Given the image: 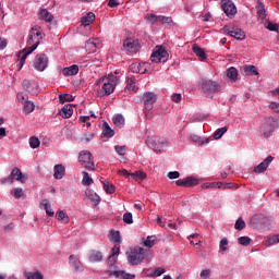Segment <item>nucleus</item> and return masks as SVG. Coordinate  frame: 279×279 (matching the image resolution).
I'll return each instance as SVG.
<instances>
[{
  "mask_svg": "<svg viewBox=\"0 0 279 279\" xmlns=\"http://www.w3.org/2000/svg\"><path fill=\"white\" fill-rule=\"evenodd\" d=\"M104 260V253H101V251H90L89 252V262L90 263H99Z\"/></svg>",
  "mask_w": 279,
  "mask_h": 279,
  "instance_id": "nucleus-23",
  "label": "nucleus"
},
{
  "mask_svg": "<svg viewBox=\"0 0 279 279\" xmlns=\"http://www.w3.org/2000/svg\"><path fill=\"white\" fill-rule=\"evenodd\" d=\"M123 221L124 223H129V225L134 223V218L132 217V213H125L123 215Z\"/></svg>",
  "mask_w": 279,
  "mask_h": 279,
  "instance_id": "nucleus-52",
  "label": "nucleus"
},
{
  "mask_svg": "<svg viewBox=\"0 0 279 279\" xmlns=\"http://www.w3.org/2000/svg\"><path fill=\"white\" fill-rule=\"evenodd\" d=\"M191 138L193 143H197L198 145H205V143L207 144L210 142L209 138H207L206 141H203L199 135H191Z\"/></svg>",
  "mask_w": 279,
  "mask_h": 279,
  "instance_id": "nucleus-45",
  "label": "nucleus"
},
{
  "mask_svg": "<svg viewBox=\"0 0 279 279\" xmlns=\"http://www.w3.org/2000/svg\"><path fill=\"white\" fill-rule=\"evenodd\" d=\"M158 96L154 92H145L142 96V101L144 104V112L147 116V112L154 110V105L156 104Z\"/></svg>",
  "mask_w": 279,
  "mask_h": 279,
  "instance_id": "nucleus-5",
  "label": "nucleus"
},
{
  "mask_svg": "<svg viewBox=\"0 0 279 279\" xmlns=\"http://www.w3.org/2000/svg\"><path fill=\"white\" fill-rule=\"evenodd\" d=\"M268 245H276V243H279V234L274 235L272 238H269L267 240Z\"/></svg>",
  "mask_w": 279,
  "mask_h": 279,
  "instance_id": "nucleus-58",
  "label": "nucleus"
},
{
  "mask_svg": "<svg viewBox=\"0 0 279 279\" xmlns=\"http://www.w3.org/2000/svg\"><path fill=\"white\" fill-rule=\"evenodd\" d=\"M272 161H274V157L268 156L258 166H256L254 168V172L255 173H265L267 171V167H269V165H271Z\"/></svg>",
  "mask_w": 279,
  "mask_h": 279,
  "instance_id": "nucleus-17",
  "label": "nucleus"
},
{
  "mask_svg": "<svg viewBox=\"0 0 279 279\" xmlns=\"http://www.w3.org/2000/svg\"><path fill=\"white\" fill-rule=\"evenodd\" d=\"M39 20L45 21V23H53V14L47 9L39 10Z\"/></svg>",
  "mask_w": 279,
  "mask_h": 279,
  "instance_id": "nucleus-19",
  "label": "nucleus"
},
{
  "mask_svg": "<svg viewBox=\"0 0 279 279\" xmlns=\"http://www.w3.org/2000/svg\"><path fill=\"white\" fill-rule=\"evenodd\" d=\"M146 145H147V147L153 149V151L161 153L162 149H165V147H167L168 142H167V140H165L162 137L149 136L146 138Z\"/></svg>",
  "mask_w": 279,
  "mask_h": 279,
  "instance_id": "nucleus-4",
  "label": "nucleus"
},
{
  "mask_svg": "<svg viewBox=\"0 0 279 279\" xmlns=\"http://www.w3.org/2000/svg\"><path fill=\"white\" fill-rule=\"evenodd\" d=\"M69 263L76 274L84 271V264H82V262L80 260V257L75 255H70Z\"/></svg>",
  "mask_w": 279,
  "mask_h": 279,
  "instance_id": "nucleus-15",
  "label": "nucleus"
},
{
  "mask_svg": "<svg viewBox=\"0 0 279 279\" xmlns=\"http://www.w3.org/2000/svg\"><path fill=\"white\" fill-rule=\"evenodd\" d=\"M78 162L82 165V167H85V169H95V162H93V154H90L88 150H83L80 153Z\"/></svg>",
  "mask_w": 279,
  "mask_h": 279,
  "instance_id": "nucleus-8",
  "label": "nucleus"
},
{
  "mask_svg": "<svg viewBox=\"0 0 279 279\" xmlns=\"http://www.w3.org/2000/svg\"><path fill=\"white\" fill-rule=\"evenodd\" d=\"M201 278H210V269H205L201 271Z\"/></svg>",
  "mask_w": 279,
  "mask_h": 279,
  "instance_id": "nucleus-64",
  "label": "nucleus"
},
{
  "mask_svg": "<svg viewBox=\"0 0 279 279\" xmlns=\"http://www.w3.org/2000/svg\"><path fill=\"white\" fill-rule=\"evenodd\" d=\"M226 132H228V126H223L218 129L215 133H214V138L216 141H219V138H221V136H223V134H226Z\"/></svg>",
  "mask_w": 279,
  "mask_h": 279,
  "instance_id": "nucleus-43",
  "label": "nucleus"
},
{
  "mask_svg": "<svg viewBox=\"0 0 279 279\" xmlns=\"http://www.w3.org/2000/svg\"><path fill=\"white\" fill-rule=\"evenodd\" d=\"M147 21L148 23H151V25H156V23H159L158 15L156 14L148 15Z\"/></svg>",
  "mask_w": 279,
  "mask_h": 279,
  "instance_id": "nucleus-55",
  "label": "nucleus"
},
{
  "mask_svg": "<svg viewBox=\"0 0 279 279\" xmlns=\"http://www.w3.org/2000/svg\"><path fill=\"white\" fill-rule=\"evenodd\" d=\"M266 27L269 29V32H279V26L271 22H269Z\"/></svg>",
  "mask_w": 279,
  "mask_h": 279,
  "instance_id": "nucleus-60",
  "label": "nucleus"
},
{
  "mask_svg": "<svg viewBox=\"0 0 279 279\" xmlns=\"http://www.w3.org/2000/svg\"><path fill=\"white\" fill-rule=\"evenodd\" d=\"M151 62H156L157 64L160 62H167L169 60V52L162 46H156L154 52L150 56Z\"/></svg>",
  "mask_w": 279,
  "mask_h": 279,
  "instance_id": "nucleus-6",
  "label": "nucleus"
},
{
  "mask_svg": "<svg viewBox=\"0 0 279 279\" xmlns=\"http://www.w3.org/2000/svg\"><path fill=\"white\" fill-rule=\"evenodd\" d=\"M62 73L64 77H71L73 75H77V73H80V66H77L76 64H73L69 68H64L62 70Z\"/></svg>",
  "mask_w": 279,
  "mask_h": 279,
  "instance_id": "nucleus-22",
  "label": "nucleus"
},
{
  "mask_svg": "<svg viewBox=\"0 0 279 279\" xmlns=\"http://www.w3.org/2000/svg\"><path fill=\"white\" fill-rule=\"evenodd\" d=\"M22 86L24 90L31 93V95H38V93H40L38 82L36 81L24 80Z\"/></svg>",
  "mask_w": 279,
  "mask_h": 279,
  "instance_id": "nucleus-11",
  "label": "nucleus"
},
{
  "mask_svg": "<svg viewBox=\"0 0 279 279\" xmlns=\"http://www.w3.org/2000/svg\"><path fill=\"white\" fill-rule=\"evenodd\" d=\"M243 71L245 75H258V69L255 65H244Z\"/></svg>",
  "mask_w": 279,
  "mask_h": 279,
  "instance_id": "nucleus-36",
  "label": "nucleus"
},
{
  "mask_svg": "<svg viewBox=\"0 0 279 279\" xmlns=\"http://www.w3.org/2000/svg\"><path fill=\"white\" fill-rule=\"evenodd\" d=\"M126 90H132L133 93H136L138 88L136 87V78L134 76L128 77L126 80Z\"/></svg>",
  "mask_w": 279,
  "mask_h": 279,
  "instance_id": "nucleus-29",
  "label": "nucleus"
},
{
  "mask_svg": "<svg viewBox=\"0 0 279 279\" xmlns=\"http://www.w3.org/2000/svg\"><path fill=\"white\" fill-rule=\"evenodd\" d=\"M119 252H121V245L116 244L114 247L111 250L110 256H116L118 258Z\"/></svg>",
  "mask_w": 279,
  "mask_h": 279,
  "instance_id": "nucleus-56",
  "label": "nucleus"
},
{
  "mask_svg": "<svg viewBox=\"0 0 279 279\" xmlns=\"http://www.w3.org/2000/svg\"><path fill=\"white\" fill-rule=\"evenodd\" d=\"M85 48H87L89 51H96L97 44H95V40H87L85 44Z\"/></svg>",
  "mask_w": 279,
  "mask_h": 279,
  "instance_id": "nucleus-50",
  "label": "nucleus"
},
{
  "mask_svg": "<svg viewBox=\"0 0 279 279\" xmlns=\"http://www.w3.org/2000/svg\"><path fill=\"white\" fill-rule=\"evenodd\" d=\"M169 180H178L180 178V172L179 171H171L167 174Z\"/></svg>",
  "mask_w": 279,
  "mask_h": 279,
  "instance_id": "nucleus-59",
  "label": "nucleus"
},
{
  "mask_svg": "<svg viewBox=\"0 0 279 279\" xmlns=\"http://www.w3.org/2000/svg\"><path fill=\"white\" fill-rule=\"evenodd\" d=\"M227 77H229L231 82H236V80H239V70L234 66L229 68L227 70Z\"/></svg>",
  "mask_w": 279,
  "mask_h": 279,
  "instance_id": "nucleus-27",
  "label": "nucleus"
},
{
  "mask_svg": "<svg viewBox=\"0 0 279 279\" xmlns=\"http://www.w3.org/2000/svg\"><path fill=\"white\" fill-rule=\"evenodd\" d=\"M53 171H54V174H53L54 180H62L66 173V169L62 165H56L53 167Z\"/></svg>",
  "mask_w": 279,
  "mask_h": 279,
  "instance_id": "nucleus-20",
  "label": "nucleus"
},
{
  "mask_svg": "<svg viewBox=\"0 0 279 279\" xmlns=\"http://www.w3.org/2000/svg\"><path fill=\"white\" fill-rule=\"evenodd\" d=\"M201 88L203 93H219L221 86L211 80L203 78L201 82Z\"/></svg>",
  "mask_w": 279,
  "mask_h": 279,
  "instance_id": "nucleus-9",
  "label": "nucleus"
},
{
  "mask_svg": "<svg viewBox=\"0 0 279 279\" xmlns=\"http://www.w3.org/2000/svg\"><path fill=\"white\" fill-rule=\"evenodd\" d=\"M104 189L106 193H108V195H112V193L117 191V187L114 186V184H109V183H104Z\"/></svg>",
  "mask_w": 279,
  "mask_h": 279,
  "instance_id": "nucleus-47",
  "label": "nucleus"
},
{
  "mask_svg": "<svg viewBox=\"0 0 279 279\" xmlns=\"http://www.w3.org/2000/svg\"><path fill=\"white\" fill-rule=\"evenodd\" d=\"M59 101L60 104H64L65 101H73V96L69 94H61L59 95Z\"/></svg>",
  "mask_w": 279,
  "mask_h": 279,
  "instance_id": "nucleus-48",
  "label": "nucleus"
},
{
  "mask_svg": "<svg viewBox=\"0 0 279 279\" xmlns=\"http://www.w3.org/2000/svg\"><path fill=\"white\" fill-rule=\"evenodd\" d=\"M131 178L133 180H135V182H143V180H145V178H147V173L138 170V171L132 172Z\"/></svg>",
  "mask_w": 279,
  "mask_h": 279,
  "instance_id": "nucleus-30",
  "label": "nucleus"
},
{
  "mask_svg": "<svg viewBox=\"0 0 279 279\" xmlns=\"http://www.w3.org/2000/svg\"><path fill=\"white\" fill-rule=\"evenodd\" d=\"M99 82H102V90L105 95L108 96L114 93V88H117V84H119V77L109 74L108 76L100 78Z\"/></svg>",
  "mask_w": 279,
  "mask_h": 279,
  "instance_id": "nucleus-3",
  "label": "nucleus"
},
{
  "mask_svg": "<svg viewBox=\"0 0 279 279\" xmlns=\"http://www.w3.org/2000/svg\"><path fill=\"white\" fill-rule=\"evenodd\" d=\"M123 47L129 53H137L138 49H141L138 40L133 38H126L123 43Z\"/></svg>",
  "mask_w": 279,
  "mask_h": 279,
  "instance_id": "nucleus-12",
  "label": "nucleus"
},
{
  "mask_svg": "<svg viewBox=\"0 0 279 279\" xmlns=\"http://www.w3.org/2000/svg\"><path fill=\"white\" fill-rule=\"evenodd\" d=\"M278 119L274 117L266 118L263 124L264 136H266V138H268V136H271V134H274V131L276 130V128H278Z\"/></svg>",
  "mask_w": 279,
  "mask_h": 279,
  "instance_id": "nucleus-7",
  "label": "nucleus"
},
{
  "mask_svg": "<svg viewBox=\"0 0 279 279\" xmlns=\"http://www.w3.org/2000/svg\"><path fill=\"white\" fill-rule=\"evenodd\" d=\"M193 51L195 52V54L197 56V58H199V60H202V62H204V60H206V51H204V49L202 47H199L197 44L193 45Z\"/></svg>",
  "mask_w": 279,
  "mask_h": 279,
  "instance_id": "nucleus-26",
  "label": "nucleus"
},
{
  "mask_svg": "<svg viewBox=\"0 0 279 279\" xmlns=\"http://www.w3.org/2000/svg\"><path fill=\"white\" fill-rule=\"evenodd\" d=\"M56 219H58V221H62V223H69V221H71L69 215H66V213L63 210L57 211Z\"/></svg>",
  "mask_w": 279,
  "mask_h": 279,
  "instance_id": "nucleus-33",
  "label": "nucleus"
},
{
  "mask_svg": "<svg viewBox=\"0 0 279 279\" xmlns=\"http://www.w3.org/2000/svg\"><path fill=\"white\" fill-rule=\"evenodd\" d=\"M238 243H239V245H243L244 247H247V245H250L252 243V239L247 235L240 236L238 239Z\"/></svg>",
  "mask_w": 279,
  "mask_h": 279,
  "instance_id": "nucleus-42",
  "label": "nucleus"
},
{
  "mask_svg": "<svg viewBox=\"0 0 279 279\" xmlns=\"http://www.w3.org/2000/svg\"><path fill=\"white\" fill-rule=\"evenodd\" d=\"M31 149H38L40 147V140L36 136H32L28 140Z\"/></svg>",
  "mask_w": 279,
  "mask_h": 279,
  "instance_id": "nucleus-38",
  "label": "nucleus"
},
{
  "mask_svg": "<svg viewBox=\"0 0 279 279\" xmlns=\"http://www.w3.org/2000/svg\"><path fill=\"white\" fill-rule=\"evenodd\" d=\"M89 199L92 202H95V204H99V202H101V197H99V195H97V194L89 195Z\"/></svg>",
  "mask_w": 279,
  "mask_h": 279,
  "instance_id": "nucleus-62",
  "label": "nucleus"
},
{
  "mask_svg": "<svg viewBox=\"0 0 279 279\" xmlns=\"http://www.w3.org/2000/svg\"><path fill=\"white\" fill-rule=\"evenodd\" d=\"M226 32H228L229 36L232 38H235V40H245V32H243L241 28H228V26H225Z\"/></svg>",
  "mask_w": 279,
  "mask_h": 279,
  "instance_id": "nucleus-18",
  "label": "nucleus"
},
{
  "mask_svg": "<svg viewBox=\"0 0 279 279\" xmlns=\"http://www.w3.org/2000/svg\"><path fill=\"white\" fill-rule=\"evenodd\" d=\"M117 256L110 255L107 260L108 269L106 270V274L109 278H112L116 272H119V267L117 266Z\"/></svg>",
  "mask_w": 279,
  "mask_h": 279,
  "instance_id": "nucleus-13",
  "label": "nucleus"
},
{
  "mask_svg": "<svg viewBox=\"0 0 279 279\" xmlns=\"http://www.w3.org/2000/svg\"><path fill=\"white\" fill-rule=\"evenodd\" d=\"M177 186H184L185 189H189L191 186H197L199 184V179L195 177H186L184 179H180L175 181Z\"/></svg>",
  "mask_w": 279,
  "mask_h": 279,
  "instance_id": "nucleus-14",
  "label": "nucleus"
},
{
  "mask_svg": "<svg viewBox=\"0 0 279 279\" xmlns=\"http://www.w3.org/2000/svg\"><path fill=\"white\" fill-rule=\"evenodd\" d=\"M11 195L15 197V199H21L25 197V191L21 187H15L11 191Z\"/></svg>",
  "mask_w": 279,
  "mask_h": 279,
  "instance_id": "nucleus-37",
  "label": "nucleus"
},
{
  "mask_svg": "<svg viewBox=\"0 0 279 279\" xmlns=\"http://www.w3.org/2000/svg\"><path fill=\"white\" fill-rule=\"evenodd\" d=\"M40 36H43L40 26H34L29 31L27 45H31V47H27L17 53V59L20 60L19 71L25 65V60H27L29 53H34V51L38 49V45H40Z\"/></svg>",
  "mask_w": 279,
  "mask_h": 279,
  "instance_id": "nucleus-1",
  "label": "nucleus"
},
{
  "mask_svg": "<svg viewBox=\"0 0 279 279\" xmlns=\"http://www.w3.org/2000/svg\"><path fill=\"white\" fill-rule=\"evenodd\" d=\"M59 114L62 117V119H71V117H73V107H71V105L64 106L60 110Z\"/></svg>",
  "mask_w": 279,
  "mask_h": 279,
  "instance_id": "nucleus-24",
  "label": "nucleus"
},
{
  "mask_svg": "<svg viewBox=\"0 0 279 279\" xmlns=\"http://www.w3.org/2000/svg\"><path fill=\"white\" fill-rule=\"evenodd\" d=\"M165 268L162 267H158L155 269V271L153 272V277L154 278H158L159 276H162V274H165Z\"/></svg>",
  "mask_w": 279,
  "mask_h": 279,
  "instance_id": "nucleus-57",
  "label": "nucleus"
},
{
  "mask_svg": "<svg viewBox=\"0 0 279 279\" xmlns=\"http://www.w3.org/2000/svg\"><path fill=\"white\" fill-rule=\"evenodd\" d=\"M228 238H223L222 240H220L219 243V250L220 252H228V247H226V245H228Z\"/></svg>",
  "mask_w": 279,
  "mask_h": 279,
  "instance_id": "nucleus-51",
  "label": "nucleus"
},
{
  "mask_svg": "<svg viewBox=\"0 0 279 279\" xmlns=\"http://www.w3.org/2000/svg\"><path fill=\"white\" fill-rule=\"evenodd\" d=\"M102 134L107 138H112V136H114V131L110 128V124H108V122H105L102 124Z\"/></svg>",
  "mask_w": 279,
  "mask_h": 279,
  "instance_id": "nucleus-31",
  "label": "nucleus"
},
{
  "mask_svg": "<svg viewBox=\"0 0 279 279\" xmlns=\"http://www.w3.org/2000/svg\"><path fill=\"white\" fill-rule=\"evenodd\" d=\"M114 150L117 151V154H119V156H125V146L116 145Z\"/></svg>",
  "mask_w": 279,
  "mask_h": 279,
  "instance_id": "nucleus-54",
  "label": "nucleus"
},
{
  "mask_svg": "<svg viewBox=\"0 0 279 279\" xmlns=\"http://www.w3.org/2000/svg\"><path fill=\"white\" fill-rule=\"evenodd\" d=\"M234 228H235V230H244V228H245V220H243V218H239L235 221Z\"/></svg>",
  "mask_w": 279,
  "mask_h": 279,
  "instance_id": "nucleus-49",
  "label": "nucleus"
},
{
  "mask_svg": "<svg viewBox=\"0 0 279 279\" xmlns=\"http://www.w3.org/2000/svg\"><path fill=\"white\" fill-rule=\"evenodd\" d=\"M47 64H49V58H47V54L40 53L36 56L33 66L35 71L43 72L47 69Z\"/></svg>",
  "mask_w": 279,
  "mask_h": 279,
  "instance_id": "nucleus-10",
  "label": "nucleus"
},
{
  "mask_svg": "<svg viewBox=\"0 0 279 279\" xmlns=\"http://www.w3.org/2000/svg\"><path fill=\"white\" fill-rule=\"evenodd\" d=\"M112 121L117 128H123L125 125V118H123L121 114L113 116Z\"/></svg>",
  "mask_w": 279,
  "mask_h": 279,
  "instance_id": "nucleus-34",
  "label": "nucleus"
},
{
  "mask_svg": "<svg viewBox=\"0 0 279 279\" xmlns=\"http://www.w3.org/2000/svg\"><path fill=\"white\" fill-rule=\"evenodd\" d=\"M95 22V13L88 12L85 16L82 17L81 23L82 25L88 26Z\"/></svg>",
  "mask_w": 279,
  "mask_h": 279,
  "instance_id": "nucleus-25",
  "label": "nucleus"
},
{
  "mask_svg": "<svg viewBox=\"0 0 279 279\" xmlns=\"http://www.w3.org/2000/svg\"><path fill=\"white\" fill-rule=\"evenodd\" d=\"M83 184L84 186H90L93 184V178L86 171H83Z\"/></svg>",
  "mask_w": 279,
  "mask_h": 279,
  "instance_id": "nucleus-44",
  "label": "nucleus"
},
{
  "mask_svg": "<svg viewBox=\"0 0 279 279\" xmlns=\"http://www.w3.org/2000/svg\"><path fill=\"white\" fill-rule=\"evenodd\" d=\"M114 278H121V279H134L136 276L125 272V270H120L119 272H114Z\"/></svg>",
  "mask_w": 279,
  "mask_h": 279,
  "instance_id": "nucleus-35",
  "label": "nucleus"
},
{
  "mask_svg": "<svg viewBox=\"0 0 279 279\" xmlns=\"http://www.w3.org/2000/svg\"><path fill=\"white\" fill-rule=\"evenodd\" d=\"M24 278L26 279H43V274L40 272H32V271H24Z\"/></svg>",
  "mask_w": 279,
  "mask_h": 279,
  "instance_id": "nucleus-39",
  "label": "nucleus"
},
{
  "mask_svg": "<svg viewBox=\"0 0 279 279\" xmlns=\"http://www.w3.org/2000/svg\"><path fill=\"white\" fill-rule=\"evenodd\" d=\"M222 10L229 19H232L236 14V5L231 0L222 3Z\"/></svg>",
  "mask_w": 279,
  "mask_h": 279,
  "instance_id": "nucleus-16",
  "label": "nucleus"
},
{
  "mask_svg": "<svg viewBox=\"0 0 279 279\" xmlns=\"http://www.w3.org/2000/svg\"><path fill=\"white\" fill-rule=\"evenodd\" d=\"M11 178L17 180V182H22V184H24V182H27V177L23 175V172L19 168H14L11 171Z\"/></svg>",
  "mask_w": 279,
  "mask_h": 279,
  "instance_id": "nucleus-21",
  "label": "nucleus"
},
{
  "mask_svg": "<svg viewBox=\"0 0 279 279\" xmlns=\"http://www.w3.org/2000/svg\"><path fill=\"white\" fill-rule=\"evenodd\" d=\"M171 99L174 104H180L182 101V94H172Z\"/></svg>",
  "mask_w": 279,
  "mask_h": 279,
  "instance_id": "nucleus-61",
  "label": "nucleus"
},
{
  "mask_svg": "<svg viewBox=\"0 0 279 279\" xmlns=\"http://www.w3.org/2000/svg\"><path fill=\"white\" fill-rule=\"evenodd\" d=\"M157 238L156 235H148L144 242L145 247H154L156 245Z\"/></svg>",
  "mask_w": 279,
  "mask_h": 279,
  "instance_id": "nucleus-41",
  "label": "nucleus"
},
{
  "mask_svg": "<svg viewBox=\"0 0 279 279\" xmlns=\"http://www.w3.org/2000/svg\"><path fill=\"white\" fill-rule=\"evenodd\" d=\"M36 108V106L34 105V102L26 100L24 102V112L25 114H32V111Z\"/></svg>",
  "mask_w": 279,
  "mask_h": 279,
  "instance_id": "nucleus-40",
  "label": "nucleus"
},
{
  "mask_svg": "<svg viewBox=\"0 0 279 279\" xmlns=\"http://www.w3.org/2000/svg\"><path fill=\"white\" fill-rule=\"evenodd\" d=\"M128 262L130 265H141L143 260H145V248L143 247H134L130 252H126Z\"/></svg>",
  "mask_w": 279,
  "mask_h": 279,
  "instance_id": "nucleus-2",
  "label": "nucleus"
},
{
  "mask_svg": "<svg viewBox=\"0 0 279 279\" xmlns=\"http://www.w3.org/2000/svg\"><path fill=\"white\" fill-rule=\"evenodd\" d=\"M111 241H113V243H121V232L119 231H111Z\"/></svg>",
  "mask_w": 279,
  "mask_h": 279,
  "instance_id": "nucleus-46",
  "label": "nucleus"
},
{
  "mask_svg": "<svg viewBox=\"0 0 279 279\" xmlns=\"http://www.w3.org/2000/svg\"><path fill=\"white\" fill-rule=\"evenodd\" d=\"M158 21L159 23H162L163 25L166 23H173V19H171L170 16H165V15H158Z\"/></svg>",
  "mask_w": 279,
  "mask_h": 279,
  "instance_id": "nucleus-53",
  "label": "nucleus"
},
{
  "mask_svg": "<svg viewBox=\"0 0 279 279\" xmlns=\"http://www.w3.org/2000/svg\"><path fill=\"white\" fill-rule=\"evenodd\" d=\"M253 221L259 223V226H267V223H269V218L265 217L263 214H258L253 217Z\"/></svg>",
  "mask_w": 279,
  "mask_h": 279,
  "instance_id": "nucleus-28",
  "label": "nucleus"
},
{
  "mask_svg": "<svg viewBox=\"0 0 279 279\" xmlns=\"http://www.w3.org/2000/svg\"><path fill=\"white\" fill-rule=\"evenodd\" d=\"M269 108H270V110H274V112L279 113V104L278 102H270Z\"/></svg>",
  "mask_w": 279,
  "mask_h": 279,
  "instance_id": "nucleus-63",
  "label": "nucleus"
},
{
  "mask_svg": "<svg viewBox=\"0 0 279 279\" xmlns=\"http://www.w3.org/2000/svg\"><path fill=\"white\" fill-rule=\"evenodd\" d=\"M41 206H44V210H46V214L48 215V217H53V215H56L52 210H51V203H49V199L45 198L41 201Z\"/></svg>",
  "mask_w": 279,
  "mask_h": 279,
  "instance_id": "nucleus-32",
  "label": "nucleus"
}]
</instances>
